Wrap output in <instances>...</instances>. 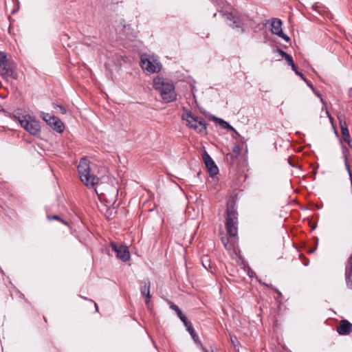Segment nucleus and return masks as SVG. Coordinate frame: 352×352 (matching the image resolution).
<instances>
[{
    "instance_id": "nucleus-9",
    "label": "nucleus",
    "mask_w": 352,
    "mask_h": 352,
    "mask_svg": "<svg viewBox=\"0 0 352 352\" xmlns=\"http://www.w3.org/2000/svg\"><path fill=\"white\" fill-rule=\"evenodd\" d=\"M282 25L283 23L280 19L277 18L273 19L271 23V32L285 41L289 42L290 41V38L283 32Z\"/></svg>"
},
{
    "instance_id": "nucleus-11",
    "label": "nucleus",
    "mask_w": 352,
    "mask_h": 352,
    "mask_svg": "<svg viewBox=\"0 0 352 352\" xmlns=\"http://www.w3.org/2000/svg\"><path fill=\"white\" fill-rule=\"evenodd\" d=\"M202 157L210 175H216L219 172V169L210 155L206 151H205L202 155Z\"/></svg>"
},
{
    "instance_id": "nucleus-23",
    "label": "nucleus",
    "mask_w": 352,
    "mask_h": 352,
    "mask_svg": "<svg viewBox=\"0 0 352 352\" xmlns=\"http://www.w3.org/2000/svg\"><path fill=\"white\" fill-rule=\"evenodd\" d=\"M116 212V207L112 208H108L106 212V217L107 219H111L113 218V215Z\"/></svg>"
},
{
    "instance_id": "nucleus-34",
    "label": "nucleus",
    "mask_w": 352,
    "mask_h": 352,
    "mask_svg": "<svg viewBox=\"0 0 352 352\" xmlns=\"http://www.w3.org/2000/svg\"><path fill=\"white\" fill-rule=\"evenodd\" d=\"M274 291L277 293L278 297L282 296V294L279 290H278L277 289H275Z\"/></svg>"
},
{
    "instance_id": "nucleus-5",
    "label": "nucleus",
    "mask_w": 352,
    "mask_h": 352,
    "mask_svg": "<svg viewBox=\"0 0 352 352\" xmlns=\"http://www.w3.org/2000/svg\"><path fill=\"white\" fill-rule=\"evenodd\" d=\"M20 122L21 126L33 135H36L41 131L39 122L30 115L14 116Z\"/></svg>"
},
{
    "instance_id": "nucleus-1",
    "label": "nucleus",
    "mask_w": 352,
    "mask_h": 352,
    "mask_svg": "<svg viewBox=\"0 0 352 352\" xmlns=\"http://www.w3.org/2000/svg\"><path fill=\"white\" fill-rule=\"evenodd\" d=\"M153 88L158 91L165 103L176 100L177 94L173 83L166 81L162 77L157 76L153 79Z\"/></svg>"
},
{
    "instance_id": "nucleus-17",
    "label": "nucleus",
    "mask_w": 352,
    "mask_h": 352,
    "mask_svg": "<svg viewBox=\"0 0 352 352\" xmlns=\"http://www.w3.org/2000/svg\"><path fill=\"white\" fill-rule=\"evenodd\" d=\"M217 122L223 128V129H229L230 131H234L238 136H240V135L239 134V133L230 125L229 124V123H228L226 121L221 119V118H215Z\"/></svg>"
},
{
    "instance_id": "nucleus-32",
    "label": "nucleus",
    "mask_w": 352,
    "mask_h": 352,
    "mask_svg": "<svg viewBox=\"0 0 352 352\" xmlns=\"http://www.w3.org/2000/svg\"><path fill=\"white\" fill-rule=\"evenodd\" d=\"M278 52L281 55V56L283 58H284L287 54V53H286L285 52H284L283 50H282L280 48H278Z\"/></svg>"
},
{
    "instance_id": "nucleus-13",
    "label": "nucleus",
    "mask_w": 352,
    "mask_h": 352,
    "mask_svg": "<svg viewBox=\"0 0 352 352\" xmlns=\"http://www.w3.org/2000/svg\"><path fill=\"white\" fill-rule=\"evenodd\" d=\"M150 288L151 282L149 280H145L141 283V294L145 297V302L147 305H148L151 299Z\"/></svg>"
},
{
    "instance_id": "nucleus-24",
    "label": "nucleus",
    "mask_w": 352,
    "mask_h": 352,
    "mask_svg": "<svg viewBox=\"0 0 352 352\" xmlns=\"http://www.w3.org/2000/svg\"><path fill=\"white\" fill-rule=\"evenodd\" d=\"M344 160L345 168L347 170L349 177H351V176H352V172L351 170L350 166H349V164L348 160H347V156L346 154H344Z\"/></svg>"
},
{
    "instance_id": "nucleus-15",
    "label": "nucleus",
    "mask_w": 352,
    "mask_h": 352,
    "mask_svg": "<svg viewBox=\"0 0 352 352\" xmlns=\"http://www.w3.org/2000/svg\"><path fill=\"white\" fill-rule=\"evenodd\" d=\"M170 307L176 312L177 316L182 321L184 325H187V324L190 322L186 316L182 313V311L177 305L173 303L171 304Z\"/></svg>"
},
{
    "instance_id": "nucleus-10",
    "label": "nucleus",
    "mask_w": 352,
    "mask_h": 352,
    "mask_svg": "<svg viewBox=\"0 0 352 352\" xmlns=\"http://www.w3.org/2000/svg\"><path fill=\"white\" fill-rule=\"evenodd\" d=\"M141 67L150 73H157L161 69V65L159 63L152 62L149 58H142Z\"/></svg>"
},
{
    "instance_id": "nucleus-38",
    "label": "nucleus",
    "mask_w": 352,
    "mask_h": 352,
    "mask_svg": "<svg viewBox=\"0 0 352 352\" xmlns=\"http://www.w3.org/2000/svg\"><path fill=\"white\" fill-rule=\"evenodd\" d=\"M43 318H44V321L47 322L45 317H44Z\"/></svg>"
},
{
    "instance_id": "nucleus-28",
    "label": "nucleus",
    "mask_w": 352,
    "mask_h": 352,
    "mask_svg": "<svg viewBox=\"0 0 352 352\" xmlns=\"http://www.w3.org/2000/svg\"><path fill=\"white\" fill-rule=\"evenodd\" d=\"M343 140L351 146V138L349 133L344 136H342Z\"/></svg>"
},
{
    "instance_id": "nucleus-2",
    "label": "nucleus",
    "mask_w": 352,
    "mask_h": 352,
    "mask_svg": "<svg viewBox=\"0 0 352 352\" xmlns=\"http://www.w3.org/2000/svg\"><path fill=\"white\" fill-rule=\"evenodd\" d=\"M238 212L236 202L230 200L227 202L226 228L227 233L230 236H236L238 232Z\"/></svg>"
},
{
    "instance_id": "nucleus-8",
    "label": "nucleus",
    "mask_w": 352,
    "mask_h": 352,
    "mask_svg": "<svg viewBox=\"0 0 352 352\" xmlns=\"http://www.w3.org/2000/svg\"><path fill=\"white\" fill-rule=\"evenodd\" d=\"M111 247L116 253L117 258L122 261L126 262L130 259V252L127 246L122 244L118 245L116 243L111 242Z\"/></svg>"
},
{
    "instance_id": "nucleus-36",
    "label": "nucleus",
    "mask_w": 352,
    "mask_h": 352,
    "mask_svg": "<svg viewBox=\"0 0 352 352\" xmlns=\"http://www.w3.org/2000/svg\"><path fill=\"white\" fill-rule=\"evenodd\" d=\"M95 307H96V310H98V305L96 302H95Z\"/></svg>"
},
{
    "instance_id": "nucleus-29",
    "label": "nucleus",
    "mask_w": 352,
    "mask_h": 352,
    "mask_svg": "<svg viewBox=\"0 0 352 352\" xmlns=\"http://www.w3.org/2000/svg\"><path fill=\"white\" fill-rule=\"evenodd\" d=\"M313 91L315 93V94L320 98V101L322 102V103L323 104H326L325 102L324 101L323 98H322V96L320 93H318V91H316L315 89L313 90Z\"/></svg>"
},
{
    "instance_id": "nucleus-18",
    "label": "nucleus",
    "mask_w": 352,
    "mask_h": 352,
    "mask_svg": "<svg viewBox=\"0 0 352 352\" xmlns=\"http://www.w3.org/2000/svg\"><path fill=\"white\" fill-rule=\"evenodd\" d=\"M185 327L187 328L188 331L190 333V336H192V339L197 342L198 340V336L196 334L191 322H188L187 325H185Z\"/></svg>"
},
{
    "instance_id": "nucleus-6",
    "label": "nucleus",
    "mask_w": 352,
    "mask_h": 352,
    "mask_svg": "<svg viewBox=\"0 0 352 352\" xmlns=\"http://www.w3.org/2000/svg\"><path fill=\"white\" fill-rule=\"evenodd\" d=\"M0 75L6 80H8V77L16 80L18 74L16 72L14 62L9 58L3 62V64L0 65Z\"/></svg>"
},
{
    "instance_id": "nucleus-25",
    "label": "nucleus",
    "mask_w": 352,
    "mask_h": 352,
    "mask_svg": "<svg viewBox=\"0 0 352 352\" xmlns=\"http://www.w3.org/2000/svg\"><path fill=\"white\" fill-rule=\"evenodd\" d=\"M8 59L6 53L0 51V65L3 64V62L6 61Z\"/></svg>"
},
{
    "instance_id": "nucleus-37",
    "label": "nucleus",
    "mask_w": 352,
    "mask_h": 352,
    "mask_svg": "<svg viewBox=\"0 0 352 352\" xmlns=\"http://www.w3.org/2000/svg\"><path fill=\"white\" fill-rule=\"evenodd\" d=\"M83 298H84L85 300H88V298H86V297H83Z\"/></svg>"
},
{
    "instance_id": "nucleus-27",
    "label": "nucleus",
    "mask_w": 352,
    "mask_h": 352,
    "mask_svg": "<svg viewBox=\"0 0 352 352\" xmlns=\"http://www.w3.org/2000/svg\"><path fill=\"white\" fill-rule=\"evenodd\" d=\"M338 119L340 121V129H342V127H347L345 119L344 118H342V116H338Z\"/></svg>"
},
{
    "instance_id": "nucleus-3",
    "label": "nucleus",
    "mask_w": 352,
    "mask_h": 352,
    "mask_svg": "<svg viewBox=\"0 0 352 352\" xmlns=\"http://www.w3.org/2000/svg\"><path fill=\"white\" fill-rule=\"evenodd\" d=\"M81 182L88 188L93 187L98 183L99 178L90 173V167L87 160L83 157L77 167Z\"/></svg>"
},
{
    "instance_id": "nucleus-33",
    "label": "nucleus",
    "mask_w": 352,
    "mask_h": 352,
    "mask_svg": "<svg viewBox=\"0 0 352 352\" xmlns=\"http://www.w3.org/2000/svg\"><path fill=\"white\" fill-rule=\"evenodd\" d=\"M221 241H222V243H223V245H224L225 248H226V247H227V244H228L227 241H226V240L223 237V238L221 239Z\"/></svg>"
},
{
    "instance_id": "nucleus-4",
    "label": "nucleus",
    "mask_w": 352,
    "mask_h": 352,
    "mask_svg": "<svg viewBox=\"0 0 352 352\" xmlns=\"http://www.w3.org/2000/svg\"><path fill=\"white\" fill-rule=\"evenodd\" d=\"M183 111L186 113L182 116V119L187 122V125L199 133L206 134L207 123L205 119L195 116L184 107H183Z\"/></svg>"
},
{
    "instance_id": "nucleus-21",
    "label": "nucleus",
    "mask_w": 352,
    "mask_h": 352,
    "mask_svg": "<svg viewBox=\"0 0 352 352\" xmlns=\"http://www.w3.org/2000/svg\"><path fill=\"white\" fill-rule=\"evenodd\" d=\"M47 219L50 220V221H52V220H57V221H60L62 223L66 225V226H69V223L64 221L60 216L58 215H48L47 216Z\"/></svg>"
},
{
    "instance_id": "nucleus-20",
    "label": "nucleus",
    "mask_w": 352,
    "mask_h": 352,
    "mask_svg": "<svg viewBox=\"0 0 352 352\" xmlns=\"http://www.w3.org/2000/svg\"><path fill=\"white\" fill-rule=\"evenodd\" d=\"M284 58L287 60V62L288 63V64L291 66L292 67V69L293 71H296V69L297 68V67L296 66L294 62V60H293V58L291 55L289 54H287Z\"/></svg>"
},
{
    "instance_id": "nucleus-30",
    "label": "nucleus",
    "mask_w": 352,
    "mask_h": 352,
    "mask_svg": "<svg viewBox=\"0 0 352 352\" xmlns=\"http://www.w3.org/2000/svg\"><path fill=\"white\" fill-rule=\"evenodd\" d=\"M341 129V133H342V136H344L349 133L348 127H342V129Z\"/></svg>"
},
{
    "instance_id": "nucleus-7",
    "label": "nucleus",
    "mask_w": 352,
    "mask_h": 352,
    "mask_svg": "<svg viewBox=\"0 0 352 352\" xmlns=\"http://www.w3.org/2000/svg\"><path fill=\"white\" fill-rule=\"evenodd\" d=\"M43 119L56 132L60 133L63 132L65 126L59 118L50 113H43Z\"/></svg>"
},
{
    "instance_id": "nucleus-26",
    "label": "nucleus",
    "mask_w": 352,
    "mask_h": 352,
    "mask_svg": "<svg viewBox=\"0 0 352 352\" xmlns=\"http://www.w3.org/2000/svg\"><path fill=\"white\" fill-rule=\"evenodd\" d=\"M223 15H224L225 18L226 19V20L230 21H232L236 16L233 15L232 13H231V12H226Z\"/></svg>"
},
{
    "instance_id": "nucleus-16",
    "label": "nucleus",
    "mask_w": 352,
    "mask_h": 352,
    "mask_svg": "<svg viewBox=\"0 0 352 352\" xmlns=\"http://www.w3.org/2000/svg\"><path fill=\"white\" fill-rule=\"evenodd\" d=\"M232 22V23L230 24V26L232 28L239 29V30H240L241 33H243V32H244V29L243 27V24L239 16H236Z\"/></svg>"
},
{
    "instance_id": "nucleus-14",
    "label": "nucleus",
    "mask_w": 352,
    "mask_h": 352,
    "mask_svg": "<svg viewBox=\"0 0 352 352\" xmlns=\"http://www.w3.org/2000/svg\"><path fill=\"white\" fill-rule=\"evenodd\" d=\"M345 278L346 285L349 288L352 289V254L347 261L345 270Z\"/></svg>"
},
{
    "instance_id": "nucleus-19",
    "label": "nucleus",
    "mask_w": 352,
    "mask_h": 352,
    "mask_svg": "<svg viewBox=\"0 0 352 352\" xmlns=\"http://www.w3.org/2000/svg\"><path fill=\"white\" fill-rule=\"evenodd\" d=\"M294 72H295V74L296 75L300 76L301 78V79L303 80L306 82V84L308 85V87H309L312 90H314V87L313 85L311 83V82L309 80H307L305 77V76L303 75V74L302 72H300L298 70V68H296V71H294Z\"/></svg>"
},
{
    "instance_id": "nucleus-22",
    "label": "nucleus",
    "mask_w": 352,
    "mask_h": 352,
    "mask_svg": "<svg viewBox=\"0 0 352 352\" xmlns=\"http://www.w3.org/2000/svg\"><path fill=\"white\" fill-rule=\"evenodd\" d=\"M54 109H58L59 111L62 113V114H66L67 113V110L65 109V107L62 105V104H55V103H53L52 104Z\"/></svg>"
},
{
    "instance_id": "nucleus-35",
    "label": "nucleus",
    "mask_w": 352,
    "mask_h": 352,
    "mask_svg": "<svg viewBox=\"0 0 352 352\" xmlns=\"http://www.w3.org/2000/svg\"><path fill=\"white\" fill-rule=\"evenodd\" d=\"M263 285H265L268 288H270V289H274V290L275 289V288H274L272 285H270L265 284V283H263Z\"/></svg>"
},
{
    "instance_id": "nucleus-31",
    "label": "nucleus",
    "mask_w": 352,
    "mask_h": 352,
    "mask_svg": "<svg viewBox=\"0 0 352 352\" xmlns=\"http://www.w3.org/2000/svg\"><path fill=\"white\" fill-rule=\"evenodd\" d=\"M230 341L232 342V344L236 347L237 344H239V342L237 341V339L236 337H234V338L232 337L230 338Z\"/></svg>"
},
{
    "instance_id": "nucleus-12",
    "label": "nucleus",
    "mask_w": 352,
    "mask_h": 352,
    "mask_svg": "<svg viewBox=\"0 0 352 352\" xmlns=\"http://www.w3.org/2000/svg\"><path fill=\"white\" fill-rule=\"evenodd\" d=\"M352 330V324L347 320H342L337 327V332L341 336L349 335Z\"/></svg>"
}]
</instances>
